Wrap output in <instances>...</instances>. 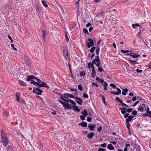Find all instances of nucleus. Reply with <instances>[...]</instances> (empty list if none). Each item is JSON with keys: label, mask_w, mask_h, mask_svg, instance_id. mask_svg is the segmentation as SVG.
Here are the masks:
<instances>
[{"label": "nucleus", "mask_w": 151, "mask_h": 151, "mask_svg": "<svg viewBox=\"0 0 151 151\" xmlns=\"http://www.w3.org/2000/svg\"><path fill=\"white\" fill-rule=\"evenodd\" d=\"M88 42H87V47L88 48H89L94 45V42L91 39L89 38L88 39Z\"/></svg>", "instance_id": "8"}, {"label": "nucleus", "mask_w": 151, "mask_h": 151, "mask_svg": "<svg viewBox=\"0 0 151 151\" xmlns=\"http://www.w3.org/2000/svg\"><path fill=\"white\" fill-rule=\"evenodd\" d=\"M96 48L95 47L93 46V47L91 48L90 49V52L91 53H92L93 52L94 50L96 49Z\"/></svg>", "instance_id": "35"}, {"label": "nucleus", "mask_w": 151, "mask_h": 151, "mask_svg": "<svg viewBox=\"0 0 151 151\" xmlns=\"http://www.w3.org/2000/svg\"><path fill=\"white\" fill-rule=\"evenodd\" d=\"M142 116H148L150 117L151 118V116L148 115V114L147 113H145V114H144L142 115Z\"/></svg>", "instance_id": "43"}, {"label": "nucleus", "mask_w": 151, "mask_h": 151, "mask_svg": "<svg viewBox=\"0 0 151 151\" xmlns=\"http://www.w3.org/2000/svg\"><path fill=\"white\" fill-rule=\"evenodd\" d=\"M27 78L26 81L28 82L30 81V83L31 84H33L36 86H38V82H36L32 80V79H34L37 81L36 78H37L35 76L33 75H31L29 76H27Z\"/></svg>", "instance_id": "2"}, {"label": "nucleus", "mask_w": 151, "mask_h": 151, "mask_svg": "<svg viewBox=\"0 0 151 151\" xmlns=\"http://www.w3.org/2000/svg\"><path fill=\"white\" fill-rule=\"evenodd\" d=\"M70 91H74L75 92H76V91H77V88H70Z\"/></svg>", "instance_id": "50"}, {"label": "nucleus", "mask_w": 151, "mask_h": 151, "mask_svg": "<svg viewBox=\"0 0 151 151\" xmlns=\"http://www.w3.org/2000/svg\"><path fill=\"white\" fill-rule=\"evenodd\" d=\"M102 129V127L101 126L99 127L98 129L97 130L99 132H100Z\"/></svg>", "instance_id": "52"}, {"label": "nucleus", "mask_w": 151, "mask_h": 151, "mask_svg": "<svg viewBox=\"0 0 151 151\" xmlns=\"http://www.w3.org/2000/svg\"><path fill=\"white\" fill-rule=\"evenodd\" d=\"M60 95L61 96L65 98L66 99H68V97L74 98V96L72 94L68 93H65L63 94V95L62 94H61Z\"/></svg>", "instance_id": "9"}, {"label": "nucleus", "mask_w": 151, "mask_h": 151, "mask_svg": "<svg viewBox=\"0 0 151 151\" xmlns=\"http://www.w3.org/2000/svg\"><path fill=\"white\" fill-rule=\"evenodd\" d=\"M3 114L4 115L8 117V113L6 111H4Z\"/></svg>", "instance_id": "45"}, {"label": "nucleus", "mask_w": 151, "mask_h": 151, "mask_svg": "<svg viewBox=\"0 0 151 151\" xmlns=\"http://www.w3.org/2000/svg\"><path fill=\"white\" fill-rule=\"evenodd\" d=\"M94 135V133L91 132L88 133L87 135V137L89 139H91L92 138Z\"/></svg>", "instance_id": "17"}, {"label": "nucleus", "mask_w": 151, "mask_h": 151, "mask_svg": "<svg viewBox=\"0 0 151 151\" xmlns=\"http://www.w3.org/2000/svg\"><path fill=\"white\" fill-rule=\"evenodd\" d=\"M128 61L130 62V63L132 65L134 64L137 62L136 61L132 60H129Z\"/></svg>", "instance_id": "30"}, {"label": "nucleus", "mask_w": 151, "mask_h": 151, "mask_svg": "<svg viewBox=\"0 0 151 151\" xmlns=\"http://www.w3.org/2000/svg\"><path fill=\"white\" fill-rule=\"evenodd\" d=\"M108 86V83L106 82H104V83L103 84V86H104V87H107Z\"/></svg>", "instance_id": "59"}, {"label": "nucleus", "mask_w": 151, "mask_h": 151, "mask_svg": "<svg viewBox=\"0 0 151 151\" xmlns=\"http://www.w3.org/2000/svg\"><path fill=\"white\" fill-rule=\"evenodd\" d=\"M42 32L43 33L42 35L43 38V39L44 40H45V39L46 36V32H45V31L43 29H42Z\"/></svg>", "instance_id": "24"}, {"label": "nucleus", "mask_w": 151, "mask_h": 151, "mask_svg": "<svg viewBox=\"0 0 151 151\" xmlns=\"http://www.w3.org/2000/svg\"><path fill=\"white\" fill-rule=\"evenodd\" d=\"M132 109H131V108H130V109H126V112H128L129 113H130L132 111Z\"/></svg>", "instance_id": "46"}, {"label": "nucleus", "mask_w": 151, "mask_h": 151, "mask_svg": "<svg viewBox=\"0 0 151 151\" xmlns=\"http://www.w3.org/2000/svg\"><path fill=\"white\" fill-rule=\"evenodd\" d=\"M126 126L127 127L128 129V130L129 132H130V125L129 123H126Z\"/></svg>", "instance_id": "29"}, {"label": "nucleus", "mask_w": 151, "mask_h": 151, "mask_svg": "<svg viewBox=\"0 0 151 151\" xmlns=\"http://www.w3.org/2000/svg\"><path fill=\"white\" fill-rule=\"evenodd\" d=\"M134 116L132 115H130L129 116L126 120V123H129V122L131 121L132 119L133 118Z\"/></svg>", "instance_id": "16"}, {"label": "nucleus", "mask_w": 151, "mask_h": 151, "mask_svg": "<svg viewBox=\"0 0 151 151\" xmlns=\"http://www.w3.org/2000/svg\"><path fill=\"white\" fill-rule=\"evenodd\" d=\"M7 151H13V149L11 146H8V147L7 149Z\"/></svg>", "instance_id": "32"}, {"label": "nucleus", "mask_w": 151, "mask_h": 151, "mask_svg": "<svg viewBox=\"0 0 151 151\" xmlns=\"http://www.w3.org/2000/svg\"><path fill=\"white\" fill-rule=\"evenodd\" d=\"M19 82L20 85L24 87H26L27 86V85L25 82H24V81L21 80H19Z\"/></svg>", "instance_id": "15"}, {"label": "nucleus", "mask_w": 151, "mask_h": 151, "mask_svg": "<svg viewBox=\"0 0 151 151\" xmlns=\"http://www.w3.org/2000/svg\"><path fill=\"white\" fill-rule=\"evenodd\" d=\"M36 11L38 13H40L41 12V9L40 7L38 6L36 7Z\"/></svg>", "instance_id": "27"}, {"label": "nucleus", "mask_w": 151, "mask_h": 151, "mask_svg": "<svg viewBox=\"0 0 151 151\" xmlns=\"http://www.w3.org/2000/svg\"><path fill=\"white\" fill-rule=\"evenodd\" d=\"M144 107H145V104H143L141 106H139L137 109L138 110L141 112H143L144 111Z\"/></svg>", "instance_id": "12"}, {"label": "nucleus", "mask_w": 151, "mask_h": 151, "mask_svg": "<svg viewBox=\"0 0 151 151\" xmlns=\"http://www.w3.org/2000/svg\"><path fill=\"white\" fill-rule=\"evenodd\" d=\"M95 127V125L94 124L93 125H88V127L89 128V129L91 131H93L94 128Z\"/></svg>", "instance_id": "19"}, {"label": "nucleus", "mask_w": 151, "mask_h": 151, "mask_svg": "<svg viewBox=\"0 0 151 151\" xmlns=\"http://www.w3.org/2000/svg\"><path fill=\"white\" fill-rule=\"evenodd\" d=\"M121 110V112L122 114H125L126 112V110Z\"/></svg>", "instance_id": "60"}, {"label": "nucleus", "mask_w": 151, "mask_h": 151, "mask_svg": "<svg viewBox=\"0 0 151 151\" xmlns=\"http://www.w3.org/2000/svg\"><path fill=\"white\" fill-rule=\"evenodd\" d=\"M86 75V73L84 71H83L82 72H81L80 74V75L82 76H85Z\"/></svg>", "instance_id": "44"}, {"label": "nucleus", "mask_w": 151, "mask_h": 151, "mask_svg": "<svg viewBox=\"0 0 151 151\" xmlns=\"http://www.w3.org/2000/svg\"><path fill=\"white\" fill-rule=\"evenodd\" d=\"M33 91L34 93L39 95H41V93L43 92L42 90L37 88H34Z\"/></svg>", "instance_id": "7"}, {"label": "nucleus", "mask_w": 151, "mask_h": 151, "mask_svg": "<svg viewBox=\"0 0 151 151\" xmlns=\"http://www.w3.org/2000/svg\"><path fill=\"white\" fill-rule=\"evenodd\" d=\"M58 101L60 104L63 105L65 109H72V107L68 104L65 103L60 100H58Z\"/></svg>", "instance_id": "5"}, {"label": "nucleus", "mask_w": 151, "mask_h": 151, "mask_svg": "<svg viewBox=\"0 0 151 151\" xmlns=\"http://www.w3.org/2000/svg\"><path fill=\"white\" fill-rule=\"evenodd\" d=\"M128 92V89L127 88H125L123 89L122 91V94L123 95L125 96L127 94V93Z\"/></svg>", "instance_id": "22"}, {"label": "nucleus", "mask_w": 151, "mask_h": 151, "mask_svg": "<svg viewBox=\"0 0 151 151\" xmlns=\"http://www.w3.org/2000/svg\"><path fill=\"white\" fill-rule=\"evenodd\" d=\"M80 118L81 120L82 121H83L85 119V116L84 115H81L80 116Z\"/></svg>", "instance_id": "41"}, {"label": "nucleus", "mask_w": 151, "mask_h": 151, "mask_svg": "<svg viewBox=\"0 0 151 151\" xmlns=\"http://www.w3.org/2000/svg\"><path fill=\"white\" fill-rule=\"evenodd\" d=\"M108 91L109 92L113 94L114 95H118L120 94L117 91L113 92L110 91Z\"/></svg>", "instance_id": "28"}, {"label": "nucleus", "mask_w": 151, "mask_h": 151, "mask_svg": "<svg viewBox=\"0 0 151 151\" xmlns=\"http://www.w3.org/2000/svg\"><path fill=\"white\" fill-rule=\"evenodd\" d=\"M36 79L37 80V81L38 82V87L39 88L45 87L47 89L49 88V87L47 85V83L43 82H41V80L38 78H36Z\"/></svg>", "instance_id": "3"}, {"label": "nucleus", "mask_w": 151, "mask_h": 151, "mask_svg": "<svg viewBox=\"0 0 151 151\" xmlns=\"http://www.w3.org/2000/svg\"><path fill=\"white\" fill-rule=\"evenodd\" d=\"M8 38L10 40H11V42L12 43L13 42V40L12 39V38L9 35L8 36Z\"/></svg>", "instance_id": "62"}, {"label": "nucleus", "mask_w": 151, "mask_h": 151, "mask_svg": "<svg viewBox=\"0 0 151 151\" xmlns=\"http://www.w3.org/2000/svg\"><path fill=\"white\" fill-rule=\"evenodd\" d=\"M137 36L139 38H140V36H141V31L138 32V33H137Z\"/></svg>", "instance_id": "64"}, {"label": "nucleus", "mask_w": 151, "mask_h": 151, "mask_svg": "<svg viewBox=\"0 0 151 151\" xmlns=\"http://www.w3.org/2000/svg\"><path fill=\"white\" fill-rule=\"evenodd\" d=\"M78 125L83 127H86L87 126V123L84 122H81V123L78 124Z\"/></svg>", "instance_id": "13"}, {"label": "nucleus", "mask_w": 151, "mask_h": 151, "mask_svg": "<svg viewBox=\"0 0 151 151\" xmlns=\"http://www.w3.org/2000/svg\"><path fill=\"white\" fill-rule=\"evenodd\" d=\"M1 136L3 145L4 146H6L9 142L8 139L7 135L3 130L1 131Z\"/></svg>", "instance_id": "1"}, {"label": "nucleus", "mask_w": 151, "mask_h": 151, "mask_svg": "<svg viewBox=\"0 0 151 151\" xmlns=\"http://www.w3.org/2000/svg\"><path fill=\"white\" fill-rule=\"evenodd\" d=\"M83 32H84L85 34H86L87 35H88L89 34V33L88 31V30L86 29H84L83 30Z\"/></svg>", "instance_id": "36"}, {"label": "nucleus", "mask_w": 151, "mask_h": 151, "mask_svg": "<svg viewBox=\"0 0 151 151\" xmlns=\"http://www.w3.org/2000/svg\"><path fill=\"white\" fill-rule=\"evenodd\" d=\"M65 38L66 41L67 42H68L69 40V39L68 37V36L67 33H65Z\"/></svg>", "instance_id": "37"}, {"label": "nucleus", "mask_w": 151, "mask_h": 151, "mask_svg": "<svg viewBox=\"0 0 151 151\" xmlns=\"http://www.w3.org/2000/svg\"><path fill=\"white\" fill-rule=\"evenodd\" d=\"M20 93L19 92H17V93L15 95L16 96L17 98V101L18 102L19 101V100H20Z\"/></svg>", "instance_id": "18"}, {"label": "nucleus", "mask_w": 151, "mask_h": 151, "mask_svg": "<svg viewBox=\"0 0 151 151\" xmlns=\"http://www.w3.org/2000/svg\"><path fill=\"white\" fill-rule=\"evenodd\" d=\"M127 55H129L133 58H137L139 57V55H133L129 54H127Z\"/></svg>", "instance_id": "26"}, {"label": "nucleus", "mask_w": 151, "mask_h": 151, "mask_svg": "<svg viewBox=\"0 0 151 151\" xmlns=\"http://www.w3.org/2000/svg\"><path fill=\"white\" fill-rule=\"evenodd\" d=\"M78 88L79 90L81 91H82L83 87L81 85H79L78 86Z\"/></svg>", "instance_id": "38"}, {"label": "nucleus", "mask_w": 151, "mask_h": 151, "mask_svg": "<svg viewBox=\"0 0 151 151\" xmlns=\"http://www.w3.org/2000/svg\"><path fill=\"white\" fill-rule=\"evenodd\" d=\"M24 60L27 65H29L30 64V60L27 57H25Z\"/></svg>", "instance_id": "14"}, {"label": "nucleus", "mask_w": 151, "mask_h": 151, "mask_svg": "<svg viewBox=\"0 0 151 151\" xmlns=\"http://www.w3.org/2000/svg\"><path fill=\"white\" fill-rule=\"evenodd\" d=\"M100 63V59L99 56H97L95 58L93 59L91 63V67L92 69H94V66L93 64H95L96 63Z\"/></svg>", "instance_id": "4"}, {"label": "nucleus", "mask_w": 151, "mask_h": 151, "mask_svg": "<svg viewBox=\"0 0 151 151\" xmlns=\"http://www.w3.org/2000/svg\"><path fill=\"white\" fill-rule=\"evenodd\" d=\"M91 67V62H90L88 63V68L89 69H90Z\"/></svg>", "instance_id": "53"}, {"label": "nucleus", "mask_w": 151, "mask_h": 151, "mask_svg": "<svg viewBox=\"0 0 151 151\" xmlns=\"http://www.w3.org/2000/svg\"><path fill=\"white\" fill-rule=\"evenodd\" d=\"M72 107L73 109L77 111L78 112H79L80 111V109L78 108V107L75 105L73 106Z\"/></svg>", "instance_id": "21"}, {"label": "nucleus", "mask_w": 151, "mask_h": 151, "mask_svg": "<svg viewBox=\"0 0 151 151\" xmlns=\"http://www.w3.org/2000/svg\"><path fill=\"white\" fill-rule=\"evenodd\" d=\"M110 86H111L112 88L115 89L117 87L113 83H110Z\"/></svg>", "instance_id": "42"}, {"label": "nucleus", "mask_w": 151, "mask_h": 151, "mask_svg": "<svg viewBox=\"0 0 151 151\" xmlns=\"http://www.w3.org/2000/svg\"><path fill=\"white\" fill-rule=\"evenodd\" d=\"M70 99H68V100H67V99H65L63 101L65 102L66 103H68V102H70Z\"/></svg>", "instance_id": "55"}, {"label": "nucleus", "mask_w": 151, "mask_h": 151, "mask_svg": "<svg viewBox=\"0 0 151 151\" xmlns=\"http://www.w3.org/2000/svg\"><path fill=\"white\" fill-rule=\"evenodd\" d=\"M42 4L46 8L47 7L48 5H47V2L45 1H42Z\"/></svg>", "instance_id": "31"}, {"label": "nucleus", "mask_w": 151, "mask_h": 151, "mask_svg": "<svg viewBox=\"0 0 151 151\" xmlns=\"http://www.w3.org/2000/svg\"><path fill=\"white\" fill-rule=\"evenodd\" d=\"M136 71L137 73H141L142 72V70H140L139 69H137L136 70Z\"/></svg>", "instance_id": "54"}, {"label": "nucleus", "mask_w": 151, "mask_h": 151, "mask_svg": "<svg viewBox=\"0 0 151 151\" xmlns=\"http://www.w3.org/2000/svg\"><path fill=\"white\" fill-rule=\"evenodd\" d=\"M63 54L65 60H68V48L67 47H65L63 50Z\"/></svg>", "instance_id": "6"}, {"label": "nucleus", "mask_w": 151, "mask_h": 151, "mask_svg": "<svg viewBox=\"0 0 151 151\" xmlns=\"http://www.w3.org/2000/svg\"><path fill=\"white\" fill-rule=\"evenodd\" d=\"M136 100H137L136 97V96L133 97L132 99V100L133 101H135Z\"/></svg>", "instance_id": "63"}, {"label": "nucleus", "mask_w": 151, "mask_h": 151, "mask_svg": "<svg viewBox=\"0 0 151 151\" xmlns=\"http://www.w3.org/2000/svg\"><path fill=\"white\" fill-rule=\"evenodd\" d=\"M135 26L140 27V26L138 23H137V24H132V27L133 28H135Z\"/></svg>", "instance_id": "34"}, {"label": "nucleus", "mask_w": 151, "mask_h": 151, "mask_svg": "<svg viewBox=\"0 0 151 151\" xmlns=\"http://www.w3.org/2000/svg\"><path fill=\"white\" fill-rule=\"evenodd\" d=\"M98 70L100 72H101L102 71H103L104 72H105L104 70L102 68H101V67H99Z\"/></svg>", "instance_id": "48"}, {"label": "nucleus", "mask_w": 151, "mask_h": 151, "mask_svg": "<svg viewBox=\"0 0 151 151\" xmlns=\"http://www.w3.org/2000/svg\"><path fill=\"white\" fill-rule=\"evenodd\" d=\"M107 148L110 150H113L114 149V148L111 144H109L107 147Z\"/></svg>", "instance_id": "20"}, {"label": "nucleus", "mask_w": 151, "mask_h": 151, "mask_svg": "<svg viewBox=\"0 0 151 151\" xmlns=\"http://www.w3.org/2000/svg\"><path fill=\"white\" fill-rule=\"evenodd\" d=\"M129 113H126L125 115H124V117L125 118H126L129 116Z\"/></svg>", "instance_id": "57"}, {"label": "nucleus", "mask_w": 151, "mask_h": 151, "mask_svg": "<svg viewBox=\"0 0 151 151\" xmlns=\"http://www.w3.org/2000/svg\"><path fill=\"white\" fill-rule=\"evenodd\" d=\"M115 99L116 100L119 102L120 103L121 105L123 106H125L126 107H129V106L127 104L123 103V101L120 99L118 97H116Z\"/></svg>", "instance_id": "10"}, {"label": "nucleus", "mask_w": 151, "mask_h": 151, "mask_svg": "<svg viewBox=\"0 0 151 151\" xmlns=\"http://www.w3.org/2000/svg\"><path fill=\"white\" fill-rule=\"evenodd\" d=\"M11 45L12 46V47L13 50H17V49L16 48H15L14 47V45L13 44H11Z\"/></svg>", "instance_id": "56"}, {"label": "nucleus", "mask_w": 151, "mask_h": 151, "mask_svg": "<svg viewBox=\"0 0 151 151\" xmlns=\"http://www.w3.org/2000/svg\"><path fill=\"white\" fill-rule=\"evenodd\" d=\"M70 103H71L72 104H73L74 105H75L76 104V103L73 101L71 100H70Z\"/></svg>", "instance_id": "49"}, {"label": "nucleus", "mask_w": 151, "mask_h": 151, "mask_svg": "<svg viewBox=\"0 0 151 151\" xmlns=\"http://www.w3.org/2000/svg\"><path fill=\"white\" fill-rule=\"evenodd\" d=\"M92 121L91 118L90 117H88L87 118V121L88 122H91Z\"/></svg>", "instance_id": "51"}, {"label": "nucleus", "mask_w": 151, "mask_h": 151, "mask_svg": "<svg viewBox=\"0 0 151 151\" xmlns=\"http://www.w3.org/2000/svg\"><path fill=\"white\" fill-rule=\"evenodd\" d=\"M92 85L93 86H96L97 88L98 87H99V85H97V84L94 83H92Z\"/></svg>", "instance_id": "47"}, {"label": "nucleus", "mask_w": 151, "mask_h": 151, "mask_svg": "<svg viewBox=\"0 0 151 151\" xmlns=\"http://www.w3.org/2000/svg\"><path fill=\"white\" fill-rule=\"evenodd\" d=\"M132 114L133 115H135L137 114V112L136 110H134L132 111Z\"/></svg>", "instance_id": "39"}, {"label": "nucleus", "mask_w": 151, "mask_h": 151, "mask_svg": "<svg viewBox=\"0 0 151 151\" xmlns=\"http://www.w3.org/2000/svg\"><path fill=\"white\" fill-rule=\"evenodd\" d=\"M91 75L93 78H94L96 75V73L95 69H92V72L91 73Z\"/></svg>", "instance_id": "25"}, {"label": "nucleus", "mask_w": 151, "mask_h": 151, "mask_svg": "<svg viewBox=\"0 0 151 151\" xmlns=\"http://www.w3.org/2000/svg\"><path fill=\"white\" fill-rule=\"evenodd\" d=\"M81 114H82L83 115L85 116H87L88 115V112L86 109H84L83 110V112L82 111L81 112Z\"/></svg>", "instance_id": "23"}, {"label": "nucleus", "mask_w": 151, "mask_h": 151, "mask_svg": "<svg viewBox=\"0 0 151 151\" xmlns=\"http://www.w3.org/2000/svg\"><path fill=\"white\" fill-rule=\"evenodd\" d=\"M100 51V48L98 46H97L96 49V54L97 56H99V51Z\"/></svg>", "instance_id": "33"}, {"label": "nucleus", "mask_w": 151, "mask_h": 151, "mask_svg": "<svg viewBox=\"0 0 151 151\" xmlns=\"http://www.w3.org/2000/svg\"><path fill=\"white\" fill-rule=\"evenodd\" d=\"M77 101H75L79 105H82V103L83 102L82 100L78 96H75L74 98Z\"/></svg>", "instance_id": "11"}, {"label": "nucleus", "mask_w": 151, "mask_h": 151, "mask_svg": "<svg viewBox=\"0 0 151 151\" xmlns=\"http://www.w3.org/2000/svg\"><path fill=\"white\" fill-rule=\"evenodd\" d=\"M100 146L102 147H106V144L105 143H104L102 144H101Z\"/></svg>", "instance_id": "61"}, {"label": "nucleus", "mask_w": 151, "mask_h": 151, "mask_svg": "<svg viewBox=\"0 0 151 151\" xmlns=\"http://www.w3.org/2000/svg\"><path fill=\"white\" fill-rule=\"evenodd\" d=\"M83 96L85 98H88V96L87 93H83Z\"/></svg>", "instance_id": "40"}, {"label": "nucleus", "mask_w": 151, "mask_h": 151, "mask_svg": "<svg viewBox=\"0 0 151 151\" xmlns=\"http://www.w3.org/2000/svg\"><path fill=\"white\" fill-rule=\"evenodd\" d=\"M116 89L117 90V92L119 93L120 94L121 93V90L118 87H116Z\"/></svg>", "instance_id": "58"}]
</instances>
